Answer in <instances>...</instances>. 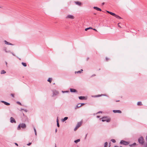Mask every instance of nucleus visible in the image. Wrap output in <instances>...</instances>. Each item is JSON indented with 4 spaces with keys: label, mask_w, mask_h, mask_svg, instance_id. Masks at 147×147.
Instances as JSON below:
<instances>
[{
    "label": "nucleus",
    "mask_w": 147,
    "mask_h": 147,
    "mask_svg": "<svg viewBox=\"0 0 147 147\" xmlns=\"http://www.w3.org/2000/svg\"><path fill=\"white\" fill-rule=\"evenodd\" d=\"M21 127L23 129H25L26 127V125L25 123H20L17 127V129L19 130L20 129Z\"/></svg>",
    "instance_id": "nucleus-1"
},
{
    "label": "nucleus",
    "mask_w": 147,
    "mask_h": 147,
    "mask_svg": "<svg viewBox=\"0 0 147 147\" xmlns=\"http://www.w3.org/2000/svg\"><path fill=\"white\" fill-rule=\"evenodd\" d=\"M102 122L106 121L107 122H109L110 121V119L108 118L107 117H104L102 118Z\"/></svg>",
    "instance_id": "nucleus-2"
},
{
    "label": "nucleus",
    "mask_w": 147,
    "mask_h": 147,
    "mask_svg": "<svg viewBox=\"0 0 147 147\" xmlns=\"http://www.w3.org/2000/svg\"><path fill=\"white\" fill-rule=\"evenodd\" d=\"M138 142L141 145H143L144 143V139L142 137H141L139 138L138 140Z\"/></svg>",
    "instance_id": "nucleus-3"
},
{
    "label": "nucleus",
    "mask_w": 147,
    "mask_h": 147,
    "mask_svg": "<svg viewBox=\"0 0 147 147\" xmlns=\"http://www.w3.org/2000/svg\"><path fill=\"white\" fill-rule=\"evenodd\" d=\"M52 92L53 94V95L52 96L53 97H54L56 96H57L59 94L58 91L56 90H52Z\"/></svg>",
    "instance_id": "nucleus-4"
},
{
    "label": "nucleus",
    "mask_w": 147,
    "mask_h": 147,
    "mask_svg": "<svg viewBox=\"0 0 147 147\" xmlns=\"http://www.w3.org/2000/svg\"><path fill=\"white\" fill-rule=\"evenodd\" d=\"M81 124L82 123L81 122H79L78 123L76 127L74 129V131H76V130L77 129L81 126Z\"/></svg>",
    "instance_id": "nucleus-5"
},
{
    "label": "nucleus",
    "mask_w": 147,
    "mask_h": 147,
    "mask_svg": "<svg viewBox=\"0 0 147 147\" xmlns=\"http://www.w3.org/2000/svg\"><path fill=\"white\" fill-rule=\"evenodd\" d=\"M66 19H74V16L71 15H68L67 16L65 17Z\"/></svg>",
    "instance_id": "nucleus-6"
},
{
    "label": "nucleus",
    "mask_w": 147,
    "mask_h": 147,
    "mask_svg": "<svg viewBox=\"0 0 147 147\" xmlns=\"http://www.w3.org/2000/svg\"><path fill=\"white\" fill-rule=\"evenodd\" d=\"M120 144L126 145H127L129 144V143L128 142L126 141H125L123 140H121V141L120 142Z\"/></svg>",
    "instance_id": "nucleus-7"
},
{
    "label": "nucleus",
    "mask_w": 147,
    "mask_h": 147,
    "mask_svg": "<svg viewBox=\"0 0 147 147\" xmlns=\"http://www.w3.org/2000/svg\"><path fill=\"white\" fill-rule=\"evenodd\" d=\"M10 119V122L11 123H16V121L15 120V119L13 117H11Z\"/></svg>",
    "instance_id": "nucleus-8"
},
{
    "label": "nucleus",
    "mask_w": 147,
    "mask_h": 147,
    "mask_svg": "<svg viewBox=\"0 0 147 147\" xmlns=\"http://www.w3.org/2000/svg\"><path fill=\"white\" fill-rule=\"evenodd\" d=\"M107 96L105 94H102L101 95H97L93 96H92V97H100V96Z\"/></svg>",
    "instance_id": "nucleus-9"
},
{
    "label": "nucleus",
    "mask_w": 147,
    "mask_h": 147,
    "mask_svg": "<svg viewBox=\"0 0 147 147\" xmlns=\"http://www.w3.org/2000/svg\"><path fill=\"white\" fill-rule=\"evenodd\" d=\"M5 43V44H6L7 45H13L11 44V43L9 42H7V41L5 40L4 41Z\"/></svg>",
    "instance_id": "nucleus-10"
},
{
    "label": "nucleus",
    "mask_w": 147,
    "mask_h": 147,
    "mask_svg": "<svg viewBox=\"0 0 147 147\" xmlns=\"http://www.w3.org/2000/svg\"><path fill=\"white\" fill-rule=\"evenodd\" d=\"M113 112L114 113H121V111L119 110H113Z\"/></svg>",
    "instance_id": "nucleus-11"
},
{
    "label": "nucleus",
    "mask_w": 147,
    "mask_h": 147,
    "mask_svg": "<svg viewBox=\"0 0 147 147\" xmlns=\"http://www.w3.org/2000/svg\"><path fill=\"white\" fill-rule=\"evenodd\" d=\"M70 91L71 92H77V90L73 88H70Z\"/></svg>",
    "instance_id": "nucleus-12"
},
{
    "label": "nucleus",
    "mask_w": 147,
    "mask_h": 147,
    "mask_svg": "<svg viewBox=\"0 0 147 147\" xmlns=\"http://www.w3.org/2000/svg\"><path fill=\"white\" fill-rule=\"evenodd\" d=\"M93 8L94 9L97 11H101L102 10L100 8L97 7H93Z\"/></svg>",
    "instance_id": "nucleus-13"
},
{
    "label": "nucleus",
    "mask_w": 147,
    "mask_h": 147,
    "mask_svg": "<svg viewBox=\"0 0 147 147\" xmlns=\"http://www.w3.org/2000/svg\"><path fill=\"white\" fill-rule=\"evenodd\" d=\"M113 16H114L116 18L119 19H122V18L120 17L119 16L116 15L115 13V15H113Z\"/></svg>",
    "instance_id": "nucleus-14"
},
{
    "label": "nucleus",
    "mask_w": 147,
    "mask_h": 147,
    "mask_svg": "<svg viewBox=\"0 0 147 147\" xmlns=\"http://www.w3.org/2000/svg\"><path fill=\"white\" fill-rule=\"evenodd\" d=\"M83 71V70L82 69H81L80 71H75V74H80L81 73H82V71Z\"/></svg>",
    "instance_id": "nucleus-15"
},
{
    "label": "nucleus",
    "mask_w": 147,
    "mask_h": 147,
    "mask_svg": "<svg viewBox=\"0 0 147 147\" xmlns=\"http://www.w3.org/2000/svg\"><path fill=\"white\" fill-rule=\"evenodd\" d=\"M75 3L76 4V5H81V3L79 1H76L75 2Z\"/></svg>",
    "instance_id": "nucleus-16"
},
{
    "label": "nucleus",
    "mask_w": 147,
    "mask_h": 147,
    "mask_svg": "<svg viewBox=\"0 0 147 147\" xmlns=\"http://www.w3.org/2000/svg\"><path fill=\"white\" fill-rule=\"evenodd\" d=\"M79 98L80 100L85 99V97L84 96H80L78 97Z\"/></svg>",
    "instance_id": "nucleus-17"
},
{
    "label": "nucleus",
    "mask_w": 147,
    "mask_h": 147,
    "mask_svg": "<svg viewBox=\"0 0 147 147\" xmlns=\"http://www.w3.org/2000/svg\"><path fill=\"white\" fill-rule=\"evenodd\" d=\"M57 125L58 127H59V119H58V117H57Z\"/></svg>",
    "instance_id": "nucleus-18"
},
{
    "label": "nucleus",
    "mask_w": 147,
    "mask_h": 147,
    "mask_svg": "<svg viewBox=\"0 0 147 147\" xmlns=\"http://www.w3.org/2000/svg\"><path fill=\"white\" fill-rule=\"evenodd\" d=\"M107 12L109 13L111 15H112V16H113V15H115V13H113V12H110V11H107Z\"/></svg>",
    "instance_id": "nucleus-19"
},
{
    "label": "nucleus",
    "mask_w": 147,
    "mask_h": 147,
    "mask_svg": "<svg viewBox=\"0 0 147 147\" xmlns=\"http://www.w3.org/2000/svg\"><path fill=\"white\" fill-rule=\"evenodd\" d=\"M68 117H65L63 119H62V121L63 122L66 120L68 119Z\"/></svg>",
    "instance_id": "nucleus-20"
},
{
    "label": "nucleus",
    "mask_w": 147,
    "mask_h": 147,
    "mask_svg": "<svg viewBox=\"0 0 147 147\" xmlns=\"http://www.w3.org/2000/svg\"><path fill=\"white\" fill-rule=\"evenodd\" d=\"M6 73V72L4 70H2L1 72V74H3Z\"/></svg>",
    "instance_id": "nucleus-21"
},
{
    "label": "nucleus",
    "mask_w": 147,
    "mask_h": 147,
    "mask_svg": "<svg viewBox=\"0 0 147 147\" xmlns=\"http://www.w3.org/2000/svg\"><path fill=\"white\" fill-rule=\"evenodd\" d=\"M52 78H49L47 80V81L48 82H49L50 83H51V82L52 80Z\"/></svg>",
    "instance_id": "nucleus-22"
},
{
    "label": "nucleus",
    "mask_w": 147,
    "mask_h": 147,
    "mask_svg": "<svg viewBox=\"0 0 147 147\" xmlns=\"http://www.w3.org/2000/svg\"><path fill=\"white\" fill-rule=\"evenodd\" d=\"M80 139H77V140H75L74 141V142L75 143H77L78 142H80Z\"/></svg>",
    "instance_id": "nucleus-23"
},
{
    "label": "nucleus",
    "mask_w": 147,
    "mask_h": 147,
    "mask_svg": "<svg viewBox=\"0 0 147 147\" xmlns=\"http://www.w3.org/2000/svg\"><path fill=\"white\" fill-rule=\"evenodd\" d=\"M137 105H142V104L141 102H137Z\"/></svg>",
    "instance_id": "nucleus-24"
},
{
    "label": "nucleus",
    "mask_w": 147,
    "mask_h": 147,
    "mask_svg": "<svg viewBox=\"0 0 147 147\" xmlns=\"http://www.w3.org/2000/svg\"><path fill=\"white\" fill-rule=\"evenodd\" d=\"M4 104H5V105L8 106L10 105V103L6 102H4Z\"/></svg>",
    "instance_id": "nucleus-25"
},
{
    "label": "nucleus",
    "mask_w": 147,
    "mask_h": 147,
    "mask_svg": "<svg viewBox=\"0 0 147 147\" xmlns=\"http://www.w3.org/2000/svg\"><path fill=\"white\" fill-rule=\"evenodd\" d=\"M90 29H92V28L91 27H89V28H86L85 29V31H87L88 30Z\"/></svg>",
    "instance_id": "nucleus-26"
},
{
    "label": "nucleus",
    "mask_w": 147,
    "mask_h": 147,
    "mask_svg": "<svg viewBox=\"0 0 147 147\" xmlns=\"http://www.w3.org/2000/svg\"><path fill=\"white\" fill-rule=\"evenodd\" d=\"M22 65L24 67H26V64L25 63H24V62H22Z\"/></svg>",
    "instance_id": "nucleus-27"
},
{
    "label": "nucleus",
    "mask_w": 147,
    "mask_h": 147,
    "mask_svg": "<svg viewBox=\"0 0 147 147\" xmlns=\"http://www.w3.org/2000/svg\"><path fill=\"white\" fill-rule=\"evenodd\" d=\"M107 145H108V143L107 142H105V144H104V147H107Z\"/></svg>",
    "instance_id": "nucleus-28"
},
{
    "label": "nucleus",
    "mask_w": 147,
    "mask_h": 147,
    "mask_svg": "<svg viewBox=\"0 0 147 147\" xmlns=\"http://www.w3.org/2000/svg\"><path fill=\"white\" fill-rule=\"evenodd\" d=\"M84 103H82V104H81V105L80 106H78V105H77V106L76 107H78V108H79V107H81V106H82V105H84Z\"/></svg>",
    "instance_id": "nucleus-29"
},
{
    "label": "nucleus",
    "mask_w": 147,
    "mask_h": 147,
    "mask_svg": "<svg viewBox=\"0 0 147 147\" xmlns=\"http://www.w3.org/2000/svg\"><path fill=\"white\" fill-rule=\"evenodd\" d=\"M111 141L113 143H115L116 142L115 140L114 139H112Z\"/></svg>",
    "instance_id": "nucleus-30"
},
{
    "label": "nucleus",
    "mask_w": 147,
    "mask_h": 147,
    "mask_svg": "<svg viewBox=\"0 0 147 147\" xmlns=\"http://www.w3.org/2000/svg\"><path fill=\"white\" fill-rule=\"evenodd\" d=\"M3 50L6 52H7V49L6 47H4L3 48Z\"/></svg>",
    "instance_id": "nucleus-31"
},
{
    "label": "nucleus",
    "mask_w": 147,
    "mask_h": 147,
    "mask_svg": "<svg viewBox=\"0 0 147 147\" xmlns=\"http://www.w3.org/2000/svg\"><path fill=\"white\" fill-rule=\"evenodd\" d=\"M6 53H11V51H9H9H7V52H6Z\"/></svg>",
    "instance_id": "nucleus-32"
},
{
    "label": "nucleus",
    "mask_w": 147,
    "mask_h": 147,
    "mask_svg": "<svg viewBox=\"0 0 147 147\" xmlns=\"http://www.w3.org/2000/svg\"><path fill=\"white\" fill-rule=\"evenodd\" d=\"M62 92H63V93H66V92H68V91H62Z\"/></svg>",
    "instance_id": "nucleus-33"
},
{
    "label": "nucleus",
    "mask_w": 147,
    "mask_h": 147,
    "mask_svg": "<svg viewBox=\"0 0 147 147\" xmlns=\"http://www.w3.org/2000/svg\"><path fill=\"white\" fill-rule=\"evenodd\" d=\"M31 144H32L31 142H30L29 143L27 144V145L28 146H30Z\"/></svg>",
    "instance_id": "nucleus-34"
},
{
    "label": "nucleus",
    "mask_w": 147,
    "mask_h": 147,
    "mask_svg": "<svg viewBox=\"0 0 147 147\" xmlns=\"http://www.w3.org/2000/svg\"><path fill=\"white\" fill-rule=\"evenodd\" d=\"M33 128H34V130L35 133L36 132V130L35 128L34 127Z\"/></svg>",
    "instance_id": "nucleus-35"
},
{
    "label": "nucleus",
    "mask_w": 147,
    "mask_h": 147,
    "mask_svg": "<svg viewBox=\"0 0 147 147\" xmlns=\"http://www.w3.org/2000/svg\"><path fill=\"white\" fill-rule=\"evenodd\" d=\"M17 102V103H18V104H20V105H21V103L20 102H19L18 101V102Z\"/></svg>",
    "instance_id": "nucleus-36"
},
{
    "label": "nucleus",
    "mask_w": 147,
    "mask_h": 147,
    "mask_svg": "<svg viewBox=\"0 0 147 147\" xmlns=\"http://www.w3.org/2000/svg\"><path fill=\"white\" fill-rule=\"evenodd\" d=\"M102 113V111H99L98 112H97V114L100 113Z\"/></svg>",
    "instance_id": "nucleus-37"
},
{
    "label": "nucleus",
    "mask_w": 147,
    "mask_h": 147,
    "mask_svg": "<svg viewBox=\"0 0 147 147\" xmlns=\"http://www.w3.org/2000/svg\"><path fill=\"white\" fill-rule=\"evenodd\" d=\"M11 95L13 97H14V94H11Z\"/></svg>",
    "instance_id": "nucleus-38"
},
{
    "label": "nucleus",
    "mask_w": 147,
    "mask_h": 147,
    "mask_svg": "<svg viewBox=\"0 0 147 147\" xmlns=\"http://www.w3.org/2000/svg\"><path fill=\"white\" fill-rule=\"evenodd\" d=\"M5 64L6 65V66L7 67V63L6 61L5 62Z\"/></svg>",
    "instance_id": "nucleus-39"
},
{
    "label": "nucleus",
    "mask_w": 147,
    "mask_h": 147,
    "mask_svg": "<svg viewBox=\"0 0 147 147\" xmlns=\"http://www.w3.org/2000/svg\"><path fill=\"white\" fill-rule=\"evenodd\" d=\"M120 23H119L118 24V26L120 28H121V26H120V25H119V24H120Z\"/></svg>",
    "instance_id": "nucleus-40"
},
{
    "label": "nucleus",
    "mask_w": 147,
    "mask_h": 147,
    "mask_svg": "<svg viewBox=\"0 0 147 147\" xmlns=\"http://www.w3.org/2000/svg\"><path fill=\"white\" fill-rule=\"evenodd\" d=\"M3 7V6L1 5H0V8H2Z\"/></svg>",
    "instance_id": "nucleus-41"
},
{
    "label": "nucleus",
    "mask_w": 147,
    "mask_h": 147,
    "mask_svg": "<svg viewBox=\"0 0 147 147\" xmlns=\"http://www.w3.org/2000/svg\"><path fill=\"white\" fill-rule=\"evenodd\" d=\"M11 54H12V55L13 56H15V54H14V53H12V52H11Z\"/></svg>",
    "instance_id": "nucleus-42"
},
{
    "label": "nucleus",
    "mask_w": 147,
    "mask_h": 147,
    "mask_svg": "<svg viewBox=\"0 0 147 147\" xmlns=\"http://www.w3.org/2000/svg\"><path fill=\"white\" fill-rule=\"evenodd\" d=\"M136 145V143H134L133 144H132V145L133 146H134V145Z\"/></svg>",
    "instance_id": "nucleus-43"
},
{
    "label": "nucleus",
    "mask_w": 147,
    "mask_h": 147,
    "mask_svg": "<svg viewBox=\"0 0 147 147\" xmlns=\"http://www.w3.org/2000/svg\"><path fill=\"white\" fill-rule=\"evenodd\" d=\"M92 29L93 30H95V31H97V30H96V29H93V28H92Z\"/></svg>",
    "instance_id": "nucleus-44"
},
{
    "label": "nucleus",
    "mask_w": 147,
    "mask_h": 147,
    "mask_svg": "<svg viewBox=\"0 0 147 147\" xmlns=\"http://www.w3.org/2000/svg\"><path fill=\"white\" fill-rule=\"evenodd\" d=\"M5 101H1V102L3 103H4V102H5Z\"/></svg>",
    "instance_id": "nucleus-45"
},
{
    "label": "nucleus",
    "mask_w": 147,
    "mask_h": 147,
    "mask_svg": "<svg viewBox=\"0 0 147 147\" xmlns=\"http://www.w3.org/2000/svg\"><path fill=\"white\" fill-rule=\"evenodd\" d=\"M87 134H86V136H85V139H86V137H87Z\"/></svg>",
    "instance_id": "nucleus-46"
},
{
    "label": "nucleus",
    "mask_w": 147,
    "mask_h": 147,
    "mask_svg": "<svg viewBox=\"0 0 147 147\" xmlns=\"http://www.w3.org/2000/svg\"><path fill=\"white\" fill-rule=\"evenodd\" d=\"M15 145H17V146H18V144L17 143H15Z\"/></svg>",
    "instance_id": "nucleus-47"
},
{
    "label": "nucleus",
    "mask_w": 147,
    "mask_h": 147,
    "mask_svg": "<svg viewBox=\"0 0 147 147\" xmlns=\"http://www.w3.org/2000/svg\"><path fill=\"white\" fill-rule=\"evenodd\" d=\"M96 76V75L95 74H94L92 76V77H93V76Z\"/></svg>",
    "instance_id": "nucleus-48"
},
{
    "label": "nucleus",
    "mask_w": 147,
    "mask_h": 147,
    "mask_svg": "<svg viewBox=\"0 0 147 147\" xmlns=\"http://www.w3.org/2000/svg\"><path fill=\"white\" fill-rule=\"evenodd\" d=\"M106 60L107 61H108V60L109 59H108L106 57Z\"/></svg>",
    "instance_id": "nucleus-49"
},
{
    "label": "nucleus",
    "mask_w": 147,
    "mask_h": 147,
    "mask_svg": "<svg viewBox=\"0 0 147 147\" xmlns=\"http://www.w3.org/2000/svg\"><path fill=\"white\" fill-rule=\"evenodd\" d=\"M105 4V3L104 2H103L102 3V5H104V4Z\"/></svg>",
    "instance_id": "nucleus-50"
},
{
    "label": "nucleus",
    "mask_w": 147,
    "mask_h": 147,
    "mask_svg": "<svg viewBox=\"0 0 147 147\" xmlns=\"http://www.w3.org/2000/svg\"><path fill=\"white\" fill-rule=\"evenodd\" d=\"M100 117V116H97V118H99Z\"/></svg>",
    "instance_id": "nucleus-51"
},
{
    "label": "nucleus",
    "mask_w": 147,
    "mask_h": 147,
    "mask_svg": "<svg viewBox=\"0 0 147 147\" xmlns=\"http://www.w3.org/2000/svg\"><path fill=\"white\" fill-rule=\"evenodd\" d=\"M35 135L36 136L37 135V132H36L35 133Z\"/></svg>",
    "instance_id": "nucleus-52"
},
{
    "label": "nucleus",
    "mask_w": 147,
    "mask_h": 147,
    "mask_svg": "<svg viewBox=\"0 0 147 147\" xmlns=\"http://www.w3.org/2000/svg\"><path fill=\"white\" fill-rule=\"evenodd\" d=\"M55 131L56 133L57 132V129H56Z\"/></svg>",
    "instance_id": "nucleus-53"
},
{
    "label": "nucleus",
    "mask_w": 147,
    "mask_h": 147,
    "mask_svg": "<svg viewBox=\"0 0 147 147\" xmlns=\"http://www.w3.org/2000/svg\"><path fill=\"white\" fill-rule=\"evenodd\" d=\"M146 141H147V136L146 137Z\"/></svg>",
    "instance_id": "nucleus-54"
},
{
    "label": "nucleus",
    "mask_w": 147,
    "mask_h": 147,
    "mask_svg": "<svg viewBox=\"0 0 147 147\" xmlns=\"http://www.w3.org/2000/svg\"><path fill=\"white\" fill-rule=\"evenodd\" d=\"M114 147H118V146H114Z\"/></svg>",
    "instance_id": "nucleus-55"
},
{
    "label": "nucleus",
    "mask_w": 147,
    "mask_h": 147,
    "mask_svg": "<svg viewBox=\"0 0 147 147\" xmlns=\"http://www.w3.org/2000/svg\"><path fill=\"white\" fill-rule=\"evenodd\" d=\"M24 111L26 112H27V111L26 110L24 109Z\"/></svg>",
    "instance_id": "nucleus-56"
},
{
    "label": "nucleus",
    "mask_w": 147,
    "mask_h": 147,
    "mask_svg": "<svg viewBox=\"0 0 147 147\" xmlns=\"http://www.w3.org/2000/svg\"><path fill=\"white\" fill-rule=\"evenodd\" d=\"M119 100H117V101H116V102H119Z\"/></svg>",
    "instance_id": "nucleus-57"
},
{
    "label": "nucleus",
    "mask_w": 147,
    "mask_h": 147,
    "mask_svg": "<svg viewBox=\"0 0 147 147\" xmlns=\"http://www.w3.org/2000/svg\"><path fill=\"white\" fill-rule=\"evenodd\" d=\"M21 110H24V109H21Z\"/></svg>",
    "instance_id": "nucleus-58"
},
{
    "label": "nucleus",
    "mask_w": 147,
    "mask_h": 147,
    "mask_svg": "<svg viewBox=\"0 0 147 147\" xmlns=\"http://www.w3.org/2000/svg\"><path fill=\"white\" fill-rule=\"evenodd\" d=\"M79 104H78V106H80L79 105Z\"/></svg>",
    "instance_id": "nucleus-59"
},
{
    "label": "nucleus",
    "mask_w": 147,
    "mask_h": 147,
    "mask_svg": "<svg viewBox=\"0 0 147 147\" xmlns=\"http://www.w3.org/2000/svg\"><path fill=\"white\" fill-rule=\"evenodd\" d=\"M55 147H56V145H55Z\"/></svg>",
    "instance_id": "nucleus-60"
},
{
    "label": "nucleus",
    "mask_w": 147,
    "mask_h": 147,
    "mask_svg": "<svg viewBox=\"0 0 147 147\" xmlns=\"http://www.w3.org/2000/svg\"><path fill=\"white\" fill-rule=\"evenodd\" d=\"M109 147H110L109 146Z\"/></svg>",
    "instance_id": "nucleus-61"
}]
</instances>
